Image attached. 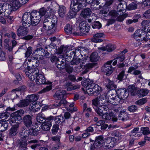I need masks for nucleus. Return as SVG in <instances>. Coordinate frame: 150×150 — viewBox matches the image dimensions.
<instances>
[{
  "label": "nucleus",
  "mask_w": 150,
  "mask_h": 150,
  "mask_svg": "<svg viewBox=\"0 0 150 150\" xmlns=\"http://www.w3.org/2000/svg\"><path fill=\"white\" fill-rule=\"evenodd\" d=\"M115 138L111 137L104 139L102 136H99L96 137L95 141L93 144L88 145L89 148L87 150H98L103 147L106 149H110L114 147L115 144Z\"/></svg>",
  "instance_id": "obj_1"
},
{
  "label": "nucleus",
  "mask_w": 150,
  "mask_h": 150,
  "mask_svg": "<svg viewBox=\"0 0 150 150\" xmlns=\"http://www.w3.org/2000/svg\"><path fill=\"white\" fill-rule=\"evenodd\" d=\"M39 13L36 11L31 12H26L23 15L22 23L23 26L25 28L29 27L31 25L33 26L37 25L41 20Z\"/></svg>",
  "instance_id": "obj_2"
},
{
  "label": "nucleus",
  "mask_w": 150,
  "mask_h": 150,
  "mask_svg": "<svg viewBox=\"0 0 150 150\" xmlns=\"http://www.w3.org/2000/svg\"><path fill=\"white\" fill-rule=\"evenodd\" d=\"M57 21L56 16H53L51 18L45 19L43 23V28L46 30H50L56 28Z\"/></svg>",
  "instance_id": "obj_3"
},
{
  "label": "nucleus",
  "mask_w": 150,
  "mask_h": 150,
  "mask_svg": "<svg viewBox=\"0 0 150 150\" xmlns=\"http://www.w3.org/2000/svg\"><path fill=\"white\" fill-rule=\"evenodd\" d=\"M107 96H108V102L114 105H117L119 104L121 100L116 94V92H108L106 95L105 98L103 99H107Z\"/></svg>",
  "instance_id": "obj_4"
},
{
  "label": "nucleus",
  "mask_w": 150,
  "mask_h": 150,
  "mask_svg": "<svg viewBox=\"0 0 150 150\" xmlns=\"http://www.w3.org/2000/svg\"><path fill=\"white\" fill-rule=\"evenodd\" d=\"M86 90L89 94H93L94 96H97L99 94L102 90V89L98 84L95 83L89 84L86 87Z\"/></svg>",
  "instance_id": "obj_5"
},
{
  "label": "nucleus",
  "mask_w": 150,
  "mask_h": 150,
  "mask_svg": "<svg viewBox=\"0 0 150 150\" xmlns=\"http://www.w3.org/2000/svg\"><path fill=\"white\" fill-rule=\"evenodd\" d=\"M86 4L83 1L72 0L70 5L71 9L74 12L76 13L81 8L86 6Z\"/></svg>",
  "instance_id": "obj_6"
},
{
  "label": "nucleus",
  "mask_w": 150,
  "mask_h": 150,
  "mask_svg": "<svg viewBox=\"0 0 150 150\" xmlns=\"http://www.w3.org/2000/svg\"><path fill=\"white\" fill-rule=\"evenodd\" d=\"M38 133L37 130L30 129L28 130L24 129L22 130L20 133V137L22 138L28 137L29 135L37 136Z\"/></svg>",
  "instance_id": "obj_7"
},
{
  "label": "nucleus",
  "mask_w": 150,
  "mask_h": 150,
  "mask_svg": "<svg viewBox=\"0 0 150 150\" xmlns=\"http://www.w3.org/2000/svg\"><path fill=\"white\" fill-rule=\"evenodd\" d=\"M39 15L40 16V18L42 16H45L46 18H48L52 13V9L50 7H47L46 9L45 8L43 7L40 8L39 12Z\"/></svg>",
  "instance_id": "obj_8"
},
{
  "label": "nucleus",
  "mask_w": 150,
  "mask_h": 150,
  "mask_svg": "<svg viewBox=\"0 0 150 150\" xmlns=\"http://www.w3.org/2000/svg\"><path fill=\"white\" fill-rule=\"evenodd\" d=\"M54 117L50 116L47 118L45 120V122L43 123L41 125V128L42 130L45 131H48L50 130L52 125L51 122Z\"/></svg>",
  "instance_id": "obj_9"
},
{
  "label": "nucleus",
  "mask_w": 150,
  "mask_h": 150,
  "mask_svg": "<svg viewBox=\"0 0 150 150\" xmlns=\"http://www.w3.org/2000/svg\"><path fill=\"white\" fill-rule=\"evenodd\" d=\"M112 62V60L108 62L102 68V70L106 75H110L112 72V67L111 64Z\"/></svg>",
  "instance_id": "obj_10"
},
{
  "label": "nucleus",
  "mask_w": 150,
  "mask_h": 150,
  "mask_svg": "<svg viewBox=\"0 0 150 150\" xmlns=\"http://www.w3.org/2000/svg\"><path fill=\"white\" fill-rule=\"evenodd\" d=\"M114 91L116 92V93L121 99H126L129 95L127 90L124 88L119 89Z\"/></svg>",
  "instance_id": "obj_11"
},
{
  "label": "nucleus",
  "mask_w": 150,
  "mask_h": 150,
  "mask_svg": "<svg viewBox=\"0 0 150 150\" xmlns=\"http://www.w3.org/2000/svg\"><path fill=\"white\" fill-rule=\"evenodd\" d=\"M35 75H36L35 81L37 84H51L52 83L51 82H50L48 83L47 82H46L45 76L42 74H39L38 72V74Z\"/></svg>",
  "instance_id": "obj_12"
},
{
  "label": "nucleus",
  "mask_w": 150,
  "mask_h": 150,
  "mask_svg": "<svg viewBox=\"0 0 150 150\" xmlns=\"http://www.w3.org/2000/svg\"><path fill=\"white\" fill-rule=\"evenodd\" d=\"M5 0L7 2H10V6L12 8L13 11L17 10L22 5L19 0Z\"/></svg>",
  "instance_id": "obj_13"
},
{
  "label": "nucleus",
  "mask_w": 150,
  "mask_h": 150,
  "mask_svg": "<svg viewBox=\"0 0 150 150\" xmlns=\"http://www.w3.org/2000/svg\"><path fill=\"white\" fill-rule=\"evenodd\" d=\"M96 112L100 116L103 113V111H107L109 110L108 107L105 105L102 104L98 107L95 108Z\"/></svg>",
  "instance_id": "obj_14"
},
{
  "label": "nucleus",
  "mask_w": 150,
  "mask_h": 150,
  "mask_svg": "<svg viewBox=\"0 0 150 150\" xmlns=\"http://www.w3.org/2000/svg\"><path fill=\"white\" fill-rule=\"evenodd\" d=\"M38 71V69L37 68H31L28 66V68L25 69V72L26 75L29 77L32 74L35 75L37 74Z\"/></svg>",
  "instance_id": "obj_15"
},
{
  "label": "nucleus",
  "mask_w": 150,
  "mask_h": 150,
  "mask_svg": "<svg viewBox=\"0 0 150 150\" xmlns=\"http://www.w3.org/2000/svg\"><path fill=\"white\" fill-rule=\"evenodd\" d=\"M146 33L144 31L140 30H137L134 34L133 35V37L136 40L140 41H142V37L144 34H145Z\"/></svg>",
  "instance_id": "obj_16"
},
{
  "label": "nucleus",
  "mask_w": 150,
  "mask_h": 150,
  "mask_svg": "<svg viewBox=\"0 0 150 150\" xmlns=\"http://www.w3.org/2000/svg\"><path fill=\"white\" fill-rule=\"evenodd\" d=\"M87 50L84 48L83 47H80L75 49L71 52V53L74 54V57H78L80 55H82V54H84L87 51Z\"/></svg>",
  "instance_id": "obj_17"
},
{
  "label": "nucleus",
  "mask_w": 150,
  "mask_h": 150,
  "mask_svg": "<svg viewBox=\"0 0 150 150\" xmlns=\"http://www.w3.org/2000/svg\"><path fill=\"white\" fill-rule=\"evenodd\" d=\"M41 107L40 103L39 102H33L30 104L29 108L30 111L36 112L40 110Z\"/></svg>",
  "instance_id": "obj_18"
},
{
  "label": "nucleus",
  "mask_w": 150,
  "mask_h": 150,
  "mask_svg": "<svg viewBox=\"0 0 150 150\" xmlns=\"http://www.w3.org/2000/svg\"><path fill=\"white\" fill-rule=\"evenodd\" d=\"M79 27L82 33H88L89 30L90 26L84 22H81L79 25Z\"/></svg>",
  "instance_id": "obj_19"
},
{
  "label": "nucleus",
  "mask_w": 150,
  "mask_h": 150,
  "mask_svg": "<svg viewBox=\"0 0 150 150\" xmlns=\"http://www.w3.org/2000/svg\"><path fill=\"white\" fill-rule=\"evenodd\" d=\"M105 35L103 33H98L94 35L93 38L91 39V41L94 42H99L102 41L100 38L103 37Z\"/></svg>",
  "instance_id": "obj_20"
},
{
  "label": "nucleus",
  "mask_w": 150,
  "mask_h": 150,
  "mask_svg": "<svg viewBox=\"0 0 150 150\" xmlns=\"http://www.w3.org/2000/svg\"><path fill=\"white\" fill-rule=\"evenodd\" d=\"M23 120L24 125L27 127H31L32 124V117L29 115H27L25 116Z\"/></svg>",
  "instance_id": "obj_21"
},
{
  "label": "nucleus",
  "mask_w": 150,
  "mask_h": 150,
  "mask_svg": "<svg viewBox=\"0 0 150 150\" xmlns=\"http://www.w3.org/2000/svg\"><path fill=\"white\" fill-rule=\"evenodd\" d=\"M118 119L119 120L122 121L126 120L128 119V115L125 110H123L120 111V113L118 117Z\"/></svg>",
  "instance_id": "obj_22"
},
{
  "label": "nucleus",
  "mask_w": 150,
  "mask_h": 150,
  "mask_svg": "<svg viewBox=\"0 0 150 150\" xmlns=\"http://www.w3.org/2000/svg\"><path fill=\"white\" fill-rule=\"evenodd\" d=\"M128 92L130 93L132 96L137 95L138 88L135 87L134 85H130L128 87Z\"/></svg>",
  "instance_id": "obj_23"
},
{
  "label": "nucleus",
  "mask_w": 150,
  "mask_h": 150,
  "mask_svg": "<svg viewBox=\"0 0 150 150\" xmlns=\"http://www.w3.org/2000/svg\"><path fill=\"white\" fill-rule=\"evenodd\" d=\"M104 82L106 87L109 89H113L117 88V86L114 84V82L108 79H105Z\"/></svg>",
  "instance_id": "obj_24"
},
{
  "label": "nucleus",
  "mask_w": 150,
  "mask_h": 150,
  "mask_svg": "<svg viewBox=\"0 0 150 150\" xmlns=\"http://www.w3.org/2000/svg\"><path fill=\"white\" fill-rule=\"evenodd\" d=\"M138 68V66H135L134 67H130L129 68L127 72L131 74L138 75L140 74L141 72L140 71L137 69Z\"/></svg>",
  "instance_id": "obj_25"
},
{
  "label": "nucleus",
  "mask_w": 150,
  "mask_h": 150,
  "mask_svg": "<svg viewBox=\"0 0 150 150\" xmlns=\"http://www.w3.org/2000/svg\"><path fill=\"white\" fill-rule=\"evenodd\" d=\"M66 94V92L62 89L57 91L54 96L55 98L58 99H63L64 96Z\"/></svg>",
  "instance_id": "obj_26"
},
{
  "label": "nucleus",
  "mask_w": 150,
  "mask_h": 150,
  "mask_svg": "<svg viewBox=\"0 0 150 150\" xmlns=\"http://www.w3.org/2000/svg\"><path fill=\"white\" fill-rule=\"evenodd\" d=\"M11 8L10 7L9 4H5V8L3 11V13L5 17L8 16L11 13L12 10Z\"/></svg>",
  "instance_id": "obj_27"
},
{
  "label": "nucleus",
  "mask_w": 150,
  "mask_h": 150,
  "mask_svg": "<svg viewBox=\"0 0 150 150\" xmlns=\"http://www.w3.org/2000/svg\"><path fill=\"white\" fill-rule=\"evenodd\" d=\"M91 13V11L89 8L83 10L81 13V16L85 18H88Z\"/></svg>",
  "instance_id": "obj_28"
},
{
  "label": "nucleus",
  "mask_w": 150,
  "mask_h": 150,
  "mask_svg": "<svg viewBox=\"0 0 150 150\" xmlns=\"http://www.w3.org/2000/svg\"><path fill=\"white\" fill-rule=\"evenodd\" d=\"M25 28H23L22 27L20 28L17 31V35L18 36H24L26 35L28 33V31Z\"/></svg>",
  "instance_id": "obj_29"
},
{
  "label": "nucleus",
  "mask_w": 150,
  "mask_h": 150,
  "mask_svg": "<svg viewBox=\"0 0 150 150\" xmlns=\"http://www.w3.org/2000/svg\"><path fill=\"white\" fill-rule=\"evenodd\" d=\"M100 57L98 56L97 53L93 52L91 54L89 57L90 60L91 62H94L98 60Z\"/></svg>",
  "instance_id": "obj_30"
},
{
  "label": "nucleus",
  "mask_w": 150,
  "mask_h": 150,
  "mask_svg": "<svg viewBox=\"0 0 150 150\" xmlns=\"http://www.w3.org/2000/svg\"><path fill=\"white\" fill-rule=\"evenodd\" d=\"M39 98V96L38 95L32 94L28 95L27 97V99L29 102H35Z\"/></svg>",
  "instance_id": "obj_31"
},
{
  "label": "nucleus",
  "mask_w": 150,
  "mask_h": 150,
  "mask_svg": "<svg viewBox=\"0 0 150 150\" xmlns=\"http://www.w3.org/2000/svg\"><path fill=\"white\" fill-rule=\"evenodd\" d=\"M66 11L65 7L63 5H60L59 6L58 10V13L60 16L62 17H63Z\"/></svg>",
  "instance_id": "obj_32"
},
{
  "label": "nucleus",
  "mask_w": 150,
  "mask_h": 150,
  "mask_svg": "<svg viewBox=\"0 0 150 150\" xmlns=\"http://www.w3.org/2000/svg\"><path fill=\"white\" fill-rule=\"evenodd\" d=\"M18 127V124H16L14 125L13 127H12L10 130L9 134L11 136H13L16 135L17 133V129Z\"/></svg>",
  "instance_id": "obj_33"
},
{
  "label": "nucleus",
  "mask_w": 150,
  "mask_h": 150,
  "mask_svg": "<svg viewBox=\"0 0 150 150\" xmlns=\"http://www.w3.org/2000/svg\"><path fill=\"white\" fill-rule=\"evenodd\" d=\"M148 93L149 91L146 89L138 90L137 95L139 97H142L146 96Z\"/></svg>",
  "instance_id": "obj_34"
},
{
  "label": "nucleus",
  "mask_w": 150,
  "mask_h": 150,
  "mask_svg": "<svg viewBox=\"0 0 150 150\" xmlns=\"http://www.w3.org/2000/svg\"><path fill=\"white\" fill-rule=\"evenodd\" d=\"M24 111L23 110H18L11 114L12 116L15 117L18 119V117L21 118V117L24 114Z\"/></svg>",
  "instance_id": "obj_35"
},
{
  "label": "nucleus",
  "mask_w": 150,
  "mask_h": 150,
  "mask_svg": "<svg viewBox=\"0 0 150 150\" xmlns=\"http://www.w3.org/2000/svg\"><path fill=\"white\" fill-rule=\"evenodd\" d=\"M19 89L18 88H16L13 89L10 93L9 94V97L11 99H13L16 98L17 95L16 93V92L18 91Z\"/></svg>",
  "instance_id": "obj_36"
},
{
  "label": "nucleus",
  "mask_w": 150,
  "mask_h": 150,
  "mask_svg": "<svg viewBox=\"0 0 150 150\" xmlns=\"http://www.w3.org/2000/svg\"><path fill=\"white\" fill-rule=\"evenodd\" d=\"M115 48L116 47L115 45L111 44H109L104 48V50L107 51L109 52H111L114 50Z\"/></svg>",
  "instance_id": "obj_37"
},
{
  "label": "nucleus",
  "mask_w": 150,
  "mask_h": 150,
  "mask_svg": "<svg viewBox=\"0 0 150 150\" xmlns=\"http://www.w3.org/2000/svg\"><path fill=\"white\" fill-rule=\"evenodd\" d=\"M8 126V123L6 122H0V131L3 132L6 130Z\"/></svg>",
  "instance_id": "obj_38"
},
{
  "label": "nucleus",
  "mask_w": 150,
  "mask_h": 150,
  "mask_svg": "<svg viewBox=\"0 0 150 150\" xmlns=\"http://www.w3.org/2000/svg\"><path fill=\"white\" fill-rule=\"evenodd\" d=\"M125 8H127V9L129 10H134L137 9V5L134 2H132L128 6H127V4H125Z\"/></svg>",
  "instance_id": "obj_39"
},
{
  "label": "nucleus",
  "mask_w": 150,
  "mask_h": 150,
  "mask_svg": "<svg viewBox=\"0 0 150 150\" xmlns=\"http://www.w3.org/2000/svg\"><path fill=\"white\" fill-rule=\"evenodd\" d=\"M53 117L54 118L53 120H54L55 122V124L54 125H59V124L61 123H62L63 121V117L61 116H58L56 117Z\"/></svg>",
  "instance_id": "obj_40"
},
{
  "label": "nucleus",
  "mask_w": 150,
  "mask_h": 150,
  "mask_svg": "<svg viewBox=\"0 0 150 150\" xmlns=\"http://www.w3.org/2000/svg\"><path fill=\"white\" fill-rule=\"evenodd\" d=\"M64 30L65 33L67 34H70L71 33L72 30L71 25L69 24H67L65 27Z\"/></svg>",
  "instance_id": "obj_41"
},
{
  "label": "nucleus",
  "mask_w": 150,
  "mask_h": 150,
  "mask_svg": "<svg viewBox=\"0 0 150 150\" xmlns=\"http://www.w3.org/2000/svg\"><path fill=\"white\" fill-rule=\"evenodd\" d=\"M9 114L6 113H3L0 114V121L6 122V120L9 116Z\"/></svg>",
  "instance_id": "obj_42"
},
{
  "label": "nucleus",
  "mask_w": 150,
  "mask_h": 150,
  "mask_svg": "<svg viewBox=\"0 0 150 150\" xmlns=\"http://www.w3.org/2000/svg\"><path fill=\"white\" fill-rule=\"evenodd\" d=\"M98 3H93L91 5V9L93 11H96L98 10L101 8V6L98 5L100 4V3L98 0Z\"/></svg>",
  "instance_id": "obj_43"
},
{
  "label": "nucleus",
  "mask_w": 150,
  "mask_h": 150,
  "mask_svg": "<svg viewBox=\"0 0 150 150\" xmlns=\"http://www.w3.org/2000/svg\"><path fill=\"white\" fill-rule=\"evenodd\" d=\"M82 56L83 57L81 59H80V64L83 66L85 62L88 60V57L85 53H84L83 55H82Z\"/></svg>",
  "instance_id": "obj_44"
},
{
  "label": "nucleus",
  "mask_w": 150,
  "mask_h": 150,
  "mask_svg": "<svg viewBox=\"0 0 150 150\" xmlns=\"http://www.w3.org/2000/svg\"><path fill=\"white\" fill-rule=\"evenodd\" d=\"M29 103L26 98L25 100H21L20 103L18 104V106L20 107H25L29 105Z\"/></svg>",
  "instance_id": "obj_45"
},
{
  "label": "nucleus",
  "mask_w": 150,
  "mask_h": 150,
  "mask_svg": "<svg viewBox=\"0 0 150 150\" xmlns=\"http://www.w3.org/2000/svg\"><path fill=\"white\" fill-rule=\"evenodd\" d=\"M101 101V100H98L97 99H95L93 100L92 101V104L93 105V108L94 109H95V107L96 108V107H98V106L101 105V104H100V103L101 102L100 101Z\"/></svg>",
  "instance_id": "obj_46"
},
{
  "label": "nucleus",
  "mask_w": 150,
  "mask_h": 150,
  "mask_svg": "<svg viewBox=\"0 0 150 150\" xmlns=\"http://www.w3.org/2000/svg\"><path fill=\"white\" fill-rule=\"evenodd\" d=\"M92 26L93 29H99L101 27V24L99 21H96L92 23Z\"/></svg>",
  "instance_id": "obj_47"
},
{
  "label": "nucleus",
  "mask_w": 150,
  "mask_h": 150,
  "mask_svg": "<svg viewBox=\"0 0 150 150\" xmlns=\"http://www.w3.org/2000/svg\"><path fill=\"white\" fill-rule=\"evenodd\" d=\"M37 122L40 123H43L44 121L45 120V117L40 114H38L36 117Z\"/></svg>",
  "instance_id": "obj_48"
},
{
  "label": "nucleus",
  "mask_w": 150,
  "mask_h": 150,
  "mask_svg": "<svg viewBox=\"0 0 150 150\" xmlns=\"http://www.w3.org/2000/svg\"><path fill=\"white\" fill-rule=\"evenodd\" d=\"M33 52V49L31 47H29L25 53V57H29Z\"/></svg>",
  "instance_id": "obj_49"
},
{
  "label": "nucleus",
  "mask_w": 150,
  "mask_h": 150,
  "mask_svg": "<svg viewBox=\"0 0 150 150\" xmlns=\"http://www.w3.org/2000/svg\"><path fill=\"white\" fill-rule=\"evenodd\" d=\"M86 106L84 107V112H86L85 116L86 117H89L90 116V115L91 114L92 112V109L91 108H89L88 109L86 110Z\"/></svg>",
  "instance_id": "obj_50"
},
{
  "label": "nucleus",
  "mask_w": 150,
  "mask_h": 150,
  "mask_svg": "<svg viewBox=\"0 0 150 150\" xmlns=\"http://www.w3.org/2000/svg\"><path fill=\"white\" fill-rule=\"evenodd\" d=\"M142 131L143 134L145 135L150 134V131L149 128L148 127H142L141 129Z\"/></svg>",
  "instance_id": "obj_51"
},
{
  "label": "nucleus",
  "mask_w": 150,
  "mask_h": 150,
  "mask_svg": "<svg viewBox=\"0 0 150 150\" xmlns=\"http://www.w3.org/2000/svg\"><path fill=\"white\" fill-rule=\"evenodd\" d=\"M111 114L110 115L108 113L105 112V113H103L102 115L100 116V117L103 119L105 120H110L111 118Z\"/></svg>",
  "instance_id": "obj_52"
},
{
  "label": "nucleus",
  "mask_w": 150,
  "mask_h": 150,
  "mask_svg": "<svg viewBox=\"0 0 150 150\" xmlns=\"http://www.w3.org/2000/svg\"><path fill=\"white\" fill-rule=\"evenodd\" d=\"M115 57H116V59H117L118 63L122 62L125 59L124 56L120 55H115Z\"/></svg>",
  "instance_id": "obj_53"
},
{
  "label": "nucleus",
  "mask_w": 150,
  "mask_h": 150,
  "mask_svg": "<svg viewBox=\"0 0 150 150\" xmlns=\"http://www.w3.org/2000/svg\"><path fill=\"white\" fill-rule=\"evenodd\" d=\"M66 101L64 99H62L60 100L59 102L56 103L54 105L56 107H60L62 105H63L66 103Z\"/></svg>",
  "instance_id": "obj_54"
},
{
  "label": "nucleus",
  "mask_w": 150,
  "mask_h": 150,
  "mask_svg": "<svg viewBox=\"0 0 150 150\" xmlns=\"http://www.w3.org/2000/svg\"><path fill=\"white\" fill-rule=\"evenodd\" d=\"M80 58H75L74 57L73 60L71 62V64L72 65H77L80 63Z\"/></svg>",
  "instance_id": "obj_55"
},
{
  "label": "nucleus",
  "mask_w": 150,
  "mask_h": 150,
  "mask_svg": "<svg viewBox=\"0 0 150 150\" xmlns=\"http://www.w3.org/2000/svg\"><path fill=\"white\" fill-rule=\"evenodd\" d=\"M61 60V62H60L59 61L60 59L58 58L56 62V65L58 68H61L62 67H61V66H63L64 64V62L62 61V59L61 58H60Z\"/></svg>",
  "instance_id": "obj_56"
},
{
  "label": "nucleus",
  "mask_w": 150,
  "mask_h": 150,
  "mask_svg": "<svg viewBox=\"0 0 150 150\" xmlns=\"http://www.w3.org/2000/svg\"><path fill=\"white\" fill-rule=\"evenodd\" d=\"M109 14V15L111 16L112 18L113 19L116 18L118 15V13L117 11L115 10L111 11L110 12Z\"/></svg>",
  "instance_id": "obj_57"
},
{
  "label": "nucleus",
  "mask_w": 150,
  "mask_h": 150,
  "mask_svg": "<svg viewBox=\"0 0 150 150\" xmlns=\"http://www.w3.org/2000/svg\"><path fill=\"white\" fill-rule=\"evenodd\" d=\"M139 128L138 127H135L134 128L132 131H131V133H132V135H132V136H134V135H135V137H136L137 135V136H138V135H139L138 134H137V133L139 131Z\"/></svg>",
  "instance_id": "obj_58"
},
{
  "label": "nucleus",
  "mask_w": 150,
  "mask_h": 150,
  "mask_svg": "<svg viewBox=\"0 0 150 150\" xmlns=\"http://www.w3.org/2000/svg\"><path fill=\"white\" fill-rule=\"evenodd\" d=\"M127 16V14L120 16L116 18L117 20L120 22L122 21Z\"/></svg>",
  "instance_id": "obj_59"
},
{
  "label": "nucleus",
  "mask_w": 150,
  "mask_h": 150,
  "mask_svg": "<svg viewBox=\"0 0 150 150\" xmlns=\"http://www.w3.org/2000/svg\"><path fill=\"white\" fill-rule=\"evenodd\" d=\"M59 129V125H54L52 129V134H55L57 132Z\"/></svg>",
  "instance_id": "obj_60"
},
{
  "label": "nucleus",
  "mask_w": 150,
  "mask_h": 150,
  "mask_svg": "<svg viewBox=\"0 0 150 150\" xmlns=\"http://www.w3.org/2000/svg\"><path fill=\"white\" fill-rule=\"evenodd\" d=\"M114 1V0H109L107 1L105 5L103 6V8L105 9L106 7H107V8H109V7L113 3Z\"/></svg>",
  "instance_id": "obj_61"
},
{
  "label": "nucleus",
  "mask_w": 150,
  "mask_h": 150,
  "mask_svg": "<svg viewBox=\"0 0 150 150\" xmlns=\"http://www.w3.org/2000/svg\"><path fill=\"white\" fill-rule=\"evenodd\" d=\"M83 1L86 5L87 4L92 5L93 3H98V0H86L85 1Z\"/></svg>",
  "instance_id": "obj_62"
},
{
  "label": "nucleus",
  "mask_w": 150,
  "mask_h": 150,
  "mask_svg": "<svg viewBox=\"0 0 150 150\" xmlns=\"http://www.w3.org/2000/svg\"><path fill=\"white\" fill-rule=\"evenodd\" d=\"M95 65V64L91 63H88L86 64L85 65H84V68L86 69H89L92 68Z\"/></svg>",
  "instance_id": "obj_63"
},
{
  "label": "nucleus",
  "mask_w": 150,
  "mask_h": 150,
  "mask_svg": "<svg viewBox=\"0 0 150 150\" xmlns=\"http://www.w3.org/2000/svg\"><path fill=\"white\" fill-rule=\"evenodd\" d=\"M143 16L146 18H150V9L145 12Z\"/></svg>",
  "instance_id": "obj_64"
}]
</instances>
